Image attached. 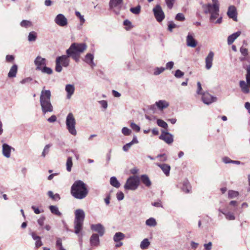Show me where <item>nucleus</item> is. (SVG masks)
I'll use <instances>...</instances> for the list:
<instances>
[{"label":"nucleus","mask_w":250,"mask_h":250,"mask_svg":"<svg viewBox=\"0 0 250 250\" xmlns=\"http://www.w3.org/2000/svg\"><path fill=\"white\" fill-rule=\"evenodd\" d=\"M184 75V73L181 71L180 70H177L174 74V76L177 78H180Z\"/></svg>","instance_id":"nucleus-49"},{"label":"nucleus","mask_w":250,"mask_h":250,"mask_svg":"<svg viewBox=\"0 0 250 250\" xmlns=\"http://www.w3.org/2000/svg\"><path fill=\"white\" fill-rule=\"evenodd\" d=\"M35 241V246L37 248H38L42 245V243L41 240V238L38 239L37 240H36Z\"/></svg>","instance_id":"nucleus-59"},{"label":"nucleus","mask_w":250,"mask_h":250,"mask_svg":"<svg viewBox=\"0 0 250 250\" xmlns=\"http://www.w3.org/2000/svg\"><path fill=\"white\" fill-rule=\"evenodd\" d=\"M204 12L206 14H210V21L214 22L219 16V5L208 3L203 6Z\"/></svg>","instance_id":"nucleus-5"},{"label":"nucleus","mask_w":250,"mask_h":250,"mask_svg":"<svg viewBox=\"0 0 250 250\" xmlns=\"http://www.w3.org/2000/svg\"><path fill=\"white\" fill-rule=\"evenodd\" d=\"M14 57L12 55H7L6 57V60L8 62H12L13 61Z\"/></svg>","instance_id":"nucleus-63"},{"label":"nucleus","mask_w":250,"mask_h":250,"mask_svg":"<svg viewBox=\"0 0 250 250\" xmlns=\"http://www.w3.org/2000/svg\"><path fill=\"white\" fill-rule=\"evenodd\" d=\"M173 66L174 62H168L166 63V67L165 68H166V69L171 70L173 67Z\"/></svg>","instance_id":"nucleus-53"},{"label":"nucleus","mask_w":250,"mask_h":250,"mask_svg":"<svg viewBox=\"0 0 250 250\" xmlns=\"http://www.w3.org/2000/svg\"><path fill=\"white\" fill-rule=\"evenodd\" d=\"M99 103L104 108L106 109L107 107V103L106 101L102 100L99 101Z\"/></svg>","instance_id":"nucleus-60"},{"label":"nucleus","mask_w":250,"mask_h":250,"mask_svg":"<svg viewBox=\"0 0 250 250\" xmlns=\"http://www.w3.org/2000/svg\"><path fill=\"white\" fill-rule=\"evenodd\" d=\"M140 178L137 176H130L126 180L124 188L126 190H135L139 187Z\"/></svg>","instance_id":"nucleus-9"},{"label":"nucleus","mask_w":250,"mask_h":250,"mask_svg":"<svg viewBox=\"0 0 250 250\" xmlns=\"http://www.w3.org/2000/svg\"><path fill=\"white\" fill-rule=\"evenodd\" d=\"M182 188L183 191H184L186 193H188L189 192V191L191 189V187L189 186L188 181H186L184 182L183 187Z\"/></svg>","instance_id":"nucleus-37"},{"label":"nucleus","mask_w":250,"mask_h":250,"mask_svg":"<svg viewBox=\"0 0 250 250\" xmlns=\"http://www.w3.org/2000/svg\"><path fill=\"white\" fill-rule=\"evenodd\" d=\"M12 149L14 150V149L8 145L6 144H3L2 149V154L7 158H10Z\"/></svg>","instance_id":"nucleus-19"},{"label":"nucleus","mask_w":250,"mask_h":250,"mask_svg":"<svg viewBox=\"0 0 250 250\" xmlns=\"http://www.w3.org/2000/svg\"><path fill=\"white\" fill-rule=\"evenodd\" d=\"M241 35L240 31H237L230 35L228 38V44L229 45L231 44L234 41Z\"/></svg>","instance_id":"nucleus-26"},{"label":"nucleus","mask_w":250,"mask_h":250,"mask_svg":"<svg viewBox=\"0 0 250 250\" xmlns=\"http://www.w3.org/2000/svg\"><path fill=\"white\" fill-rule=\"evenodd\" d=\"M149 245L150 242H149L148 239L145 238L141 242L140 248L142 250H145L148 247Z\"/></svg>","instance_id":"nucleus-33"},{"label":"nucleus","mask_w":250,"mask_h":250,"mask_svg":"<svg viewBox=\"0 0 250 250\" xmlns=\"http://www.w3.org/2000/svg\"><path fill=\"white\" fill-rule=\"evenodd\" d=\"M92 230L98 233V235L102 236L105 232V229L104 227L100 223L96 224H92L90 226Z\"/></svg>","instance_id":"nucleus-16"},{"label":"nucleus","mask_w":250,"mask_h":250,"mask_svg":"<svg viewBox=\"0 0 250 250\" xmlns=\"http://www.w3.org/2000/svg\"><path fill=\"white\" fill-rule=\"evenodd\" d=\"M153 11L155 17L158 21L161 22L164 19L165 14L159 4H157L153 8Z\"/></svg>","instance_id":"nucleus-11"},{"label":"nucleus","mask_w":250,"mask_h":250,"mask_svg":"<svg viewBox=\"0 0 250 250\" xmlns=\"http://www.w3.org/2000/svg\"><path fill=\"white\" fill-rule=\"evenodd\" d=\"M51 146V145L48 144L46 145L43 150V151L42 153V156L44 158L46 154H47L49 151V148Z\"/></svg>","instance_id":"nucleus-41"},{"label":"nucleus","mask_w":250,"mask_h":250,"mask_svg":"<svg viewBox=\"0 0 250 250\" xmlns=\"http://www.w3.org/2000/svg\"><path fill=\"white\" fill-rule=\"evenodd\" d=\"M20 25L21 27L27 28L32 25V22L27 20H23L21 21Z\"/></svg>","instance_id":"nucleus-40"},{"label":"nucleus","mask_w":250,"mask_h":250,"mask_svg":"<svg viewBox=\"0 0 250 250\" xmlns=\"http://www.w3.org/2000/svg\"><path fill=\"white\" fill-rule=\"evenodd\" d=\"M122 133L125 136L129 135L131 133V130L126 127H124L122 129Z\"/></svg>","instance_id":"nucleus-46"},{"label":"nucleus","mask_w":250,"mask_h":250,"mask_svg":"<svg viewBox=\"0 0 250 250\" xmlns=\"http://www.w3.org/2000/svg\"><path fill=\"white\" fill-rule=\"evenodd\" d=\"M157 124L158 126L163 127L165 129H167L168 127L167 123L161 119H158L157 120Z\"/></svg>","instance_id":"nucleus-39"},{"label":"nucleus","mask_w":250,"mask_h":250,"mask_svg":"<svg viewBox=\"0 0 250 250\" xmlns=\"http://www.w3.org/2000/svg\"><path fill=\"white\" fill-rule=\"evenodd\" d=\"M94 55L91 53H87L83 60V61L90 65L92 68L95 66V64L93 62Z\"/></svg>","instance_id":"nucleus-23"},{"label":"nucleus","mask_w":250,"mask_h":250,"mask_svg":"<svg viewBox=\"0 0 250 250\" xmlns=\"http://www.w3.org/2000/svg\"><path fill=\"white\" fill-rule=\"evenodd\" d=\"M175 20L178 21H184L185 20V16L183 13H179L176 16Z\"/></svg>","instance_id":"nucleus-47"},{"label":"nucleus","mask_w":250,"mask_h":250,"mask_svg":"<svg viewBox=\"0 0 250 250\" xmlns=\"http://www.w3.org/2000/svg\"><path fill=\"white\" fill-rule=\"evenodd\" d=\"M240 51L242 55H243L244 56H246L248 54V50L246 48L241 47L240 48Z\"/></svg>","instance_id":"nucleus-56"},{"label":"nucleus","mask_w":250,"mask_h":250,"mask_svg":"<svg viewBox=\"0 0 250 250\" xmlns=\"http://www.w3.org/2000/svg\"><path fill=\"white\" fill-rule=\"evenodd\" d=\"M239 195V193L237 191L230 190L228 192V197L229 198H233L236 197Z\"/></svg>","instance_id":"nucleus-42"},{"label":"nucleus","mask_w":250,"mask_h":250,"mask_svg":"<svg viewBox=\"0 0 250 250\" xmlns=\"http://www.w3.org/2000/svg\"><path fill=\"white\" fill-rule=\"evenodd\" d=\"M176 0H165L166 4L169 9L173 7L174 2Z\"/></svg>","instance_id":"nucleus-48"},{"label":"nucleus","mask_w":250,"mask_h":250,"mask_svg":"<svg viewBox=\"0 0 250 250\" xmlns=\"http://www.w3.org/2000/svg\"><path fill=\"white\" fill-rule=\"evenodd\" d=\"M132 145V143H131L130 142L125 144L123 147V150L124 151H127Z\"/></svg>","instance_id":"nucleus-52"},{"label":"nucleus","mask_w":250,"mask_h":250,"mask_svg":"<svg viewBox=\"0 0 250 250\" xmlns=\"http://www.w3.org/2000/svg\"><path fill=\"white\" fill-rule=\"evenodd\" d=\"M212 243L209 242L208 244H204V247L206 250H210L211 249Z\"/></svg>","instance_id":"nucleus-61"},{"label":"nucleus","mask_w":250,"mask_h":250,"mask_svg":"<svg viewBox=\"0 0 250 250\" xmlns=\"http://www.w3.org/2000/svg\"><path fill=\"white\" fill-rule=\"evenodd\" d=\"M146 224L149 227H154L157 225V222L155 219L153 217H151L146 220Z\"/></svg>","instance_id":"nucleus-31"},{"label":"nucleus","mask_w":250,"mask_h":250,"mask_svg":"<svg viewBox=\"0 0 250 250\" xmlns=\"http://www.w3.org/2000/svg\"><path fill=\"white\" fill-rule=\"evenodd\" d=\"M213 56L214 53L212 51H210L206 58V68L208 70L210 69L212 67Z\"/></svg>","instance_id":"nucleus-17"},{"label":"nucleus","mask_w":250,"mask_h":250,"mask_svg":"<svg viewBox=\"0 0 250 250\" xmlns=\"http://www.w3.org/2000/svg\"><path fill=\"white\" fill-rule=\"evenodd\" d=\"M18 66L16 64L13 65L10 68V71L8 74V76L9 78L15 77L17 73Z\"/></svg>","instance_id":"nucleus-28"},{"label":"nucleus","mask_w":250,"mask_h":250,"mask_svg":"<svg viewBox=\"0 0 250 250\" xmlns=\"http://www.w3.org/2000/svg\"><path fill=\"white\" fill-rule=\"evenodd\" d=\"M66 170L67 171L70 172L71 170V168L73 166L72 158L71 157H68L67 159L66 162Z\"/></svg>","instance_id":"nucleus-35"},{"label":"nucleus","mask_w":250,"mask_h":250,"mask_svg":"<svg viewBox=\"0 0 250 250\" xmlns=\"http://www.w3.org/2000/svg\"><path fill=\"white\" fill-rule=\"evenodd\" d=\"M155 105L157 106L159 109L163 110L169 106V103L165 100H159L155 103Z\"/></svg>","instance_id":"nucleus-24"},{"label":"nucleus","mask_w":250,"mask_h":250,"mask_svg":"<svg viewBox=\"0 0 250 250\" xmlns=\"http://www.w3.org/2000/svg\"><path fill=\"white\" fill-rule=\"evenodd\" d=\"M116 197L119 201H121L124 198V194L123 192H118L116 194Z\"/></svg>","instance_id":"nucleus-51"},{"label":"nucleus","mask_w":250,"mask_h":250,"mask_svg":"<svg viewBox=\"0 0 250 250\" xmlns=\"http://www.w3.org/2000/svg\"><path fill=\"white\" fill-rule=\"evenodd\" d=\"M99 235L97 234H93L90 238V243L92 247H97L100 244Z\"/></svg>","instance_id":"nucleus-22"},{"label":"nucleus","mask_w":250,"mask_h":250,"mask_svg":"<svg viewBox=\"0 0 250 250\" xmlns=\"http://www.w3.org/2000/svg\"><path fill=\"white\" fill-rule=\"evenodd\" d=\"M110 184L112 186L116 188H119L121 186L120 182L118 181L116 177L114 176L111 177L110 178Z\"/></svg>","instance_id":"nucleus-29"},{"label":"nucleus","mask_w":250,"mask_h":250,"mask_svg":"<svg viewBox=\"0 0 250 250\" xmlns=\"http://www.w3.org/2000/svg\"><path fill=\"white\" fill-rule=\"evenodd\" d=\"M34 64L36 66V70H39L46 65V60L40 56H38L34 60Z\"/></svg>","instance_id":"nucleus-15"},{"label":"nucleus","mask_w":250,"mask_h":250,"mask_svg":"<svg viewBox=\"0 0 250 250\" xmlns=\"http://www.w3.org/2000/svg\"><path fill=\"white\" fill-rule=\"evenodd\" d=\"M54 21L55 23L60 26L63 27L67 25V19L62 14H59L56 16Z\"/></svg>","instance_id":"nucleus-14"},{"label":"nucleus","mask_w":250,"mask_h":250,"mask_svg":"<svg viewBox=\"0 0 250 250\" xmlns=\"http://www.w3.org/2000/svg\"><path fill=\"white\" fill-rule=\"evenodd\" d=\"M110 9L116 15H119L123 7V0H110Z\"/></svg>","instance_id":"nucleus-10"},{"label":"nucleus","mask_w":250,"mask_h":250,"mask_svg":"<svg viewBox=\"0 0 250 250\" xmlns=\"http://www.w3.org/2000/svg\"><path fill=\"white\" fill-rule=\"evenodd\" d=\"M86 185L81 180L75 181L71 188V193L76 199H83L88 194Z\"/></svg>","instance_id":"nucleus-2"},{"label":"nucleus","mask_w":250,"mask_h":250,"mask_svg":"<svg viewBox=\"0 0 250 250\" xmlns=\"http://www.w3.org/2000/svg\"><path fill=\"white\" fill-rule=\"evenodd\" d=\"M202 100L204 104L208 105L216 102L217 98L212 96L208 92H204L202 94Z\"/></svg>","instance_id":"nucleus-13"},{"label":"nucleus","mask_w":250,"mask_h":250,"mask_svg":"<svg viewBox=\"0 0 250 250\" xmlns=\"http://www.w3.org/2000/svg\"><path fill=\"white\" fill-rule=\"evenodd\" d=\"M130 10L134 14H138L140 12L141 6L140 5H138L135 7H132L130 8Z\"/></svg>","instance_id":"nucleus-44"},{"label":"nucleus","mask_w":250,"mask_h":250,"mask_svg":"<svg viewBox=\"0 0 250 250\" xmlns=\"http://www.w3.org/2000/svg\"><path fill=\"white\" fill-rule=\"evenodd\" d=\"M51 96L50 90L45 89L44 87L41 91L40 98L41 109L43 114L51 112L53 110V107L51 103Z\"/></svg>","instance_id":"nucleus-1"},{"label":"nucleus","mask_w":250,"mask_h":250,"mask_svg":"<svg viewBox=\"0 0 250 250\" xmlns=\"http://www.w3.org/2000/svg\"><path fill=\"white\" fill-rule=\"evenodd\" d=\"M44 220H45V218L44 217H42L38 220V223L40 226H43V225L44 224Z\"/></svg>","instance_id":"nucleus-64"},{"label":"nucleus","mask_w":250,"mask_h":250,"mask_svg":"<svg viewBox=\"0 0 250 250\" xmlns=\"http://www.w3.org/2000/svg\"><path fill=\"white\" fill-rule=\"evenodd\" d=\"M219 211L221 212L222 214H224L226 216V218L229 220H233L235 219V216L233 213L228 212L227 213H225L221 209H219Z\"/></svg>","instance_id":"nucleus-36"},{"label":"nucleus","mask_w":250,"mask_h":250,"mask_svg":"<svg viewBox=\"0 0 250 250\" xmlns=\"http://www.w3.org/2000/svg\"><path fill=\"white\" fill-rule=\"evenodd\" d=\"M76 16L79 18L81 25H83L85 22V19L83 16L82 15L80 12H75Z\"/></svg>","instance_id":"nucleus-43"},{"label":"nucleus","mask_w":250,"mask_h":250,"mask_svg":"<svg viewBox=\"0 0 250 250\" xmlns=\"http://www.w3.org/2000/svg\"><path fill=\"white\" fill-rule=\"evenodd\" d=\"M227 15L229 18L232 19L234 21H237L236 9L234 6L231 5L229 7Z\"/></svg>","instance_id":"nucleus-18"},{"label":"nucleus","mask_w":250,"mask_h":250,"mask_svg":"<svg viewBox=\"0 0 250 250\" xmlns=\"http://www.w3.org/2000/svg\"><path fill=\"white\" fill-rule=\"evenodd\" d=\"M57 120V118L55 115H52L50 117H49L47 121L50 123L55 122Z\"/></svg>","instance_id":"nucleus-62"},{"label":"nucleus","mask_w":250,"mask_h":250,"mask_svg":"<svg viewBox=\"0 0 250 250\" xmlns=\"http://www.w3.org/2000/svg\"><path fill=\"white\" fill-rule=\"evenodd\" d=\"M165 70L166 68H165V67H157L154 70V74L155 75H158L163 72Z\"/></svg>","instance_id":"nucleus-45"},{"label":"nucleus","mask_w":250,"mask_h":250,"mask_svg":"<svg viewBox=\"0 0 250 250\" xmlns=\"http://www.w3.org/2000/svg\"><path fill=\"white\" fill-rule=\"evenodd\" d=\"M156 165L161 168L163 172L167 176L169 175V171L171 167L169 165L167 164L156 163Z\"/></svg>","instance_id":"nucleus-21"},{"label":"nucleus","mask_w":250,"mask_h":250,"mask_svg":"<svg viewBox=\"0 0 250 250\" xmlns=\"http://www.w3.org/2000/svg\"><path fill=\"white\" fill-rule=\"evenodd\" d=\"M223 162L225 164H232V160L228 157H225L222 159Z\"/></svg>","instance_id":"nucleus-58"},{"label":"nucleus","mask_w":250,"mask_h":250,"mask_svg":"<svg viewBox=\"0 0 250 250\" xmlns=\"http://www.w3.org/2000/svg\"><path fill=\"white\" fill-rule=\"evenodd\" d=\"M157 157L159 158L160 161L162 162H165L167 160V156L165 154H159Z\"/></svg>","instance_id":"nucleus-54"},{"label":"nucleus","mask_w":250,"mask_h":250,"mask_svg":"<svg viewBox=\"0 0 250 250\" xmlns=\"http://www.w3.org/2000/svg\"><path fill=\"white\" fill-rule=\"evenodd\" d=\"M69 57H71L67 54V55H62L56 58L55 61L56 71L61 72L62 69V66L66 67L69 65L70 62Z\"/></svg>","instance_id":"nucleus-6"},{"label":"nucleus","mask_w":250,"mask_h":250,"mask_svg":"<svg viewBox=\"0 0 250 250\" xmlns=\"http://www.w3.org/2000/svg\"><path fill=\"white\" fill-rule=\"evenodd\" d=\"M130 127L133 130L136 132H139L140 130V126L134 123H130Z\"/></svg>","instance_id":"nucleus-50"},{"label":"nucleus","mask_w":250,"mask_h":250,"mask_svg":"<svg viewBox=\"0 0 250 250\" xmlns=\"http://www.w3.org/2000/svg\"><path fill=\"white\" fill-rule=\"evenodd\" d=\"M65 90L67 92V98L70 99L74 93L75 87L73 84H67L65 86Z\"/></svg>","instance_id":"nucleus-25"},{"label":"nucleus","mask_w":250,"mask_h":250,"mask_svg":"<svg viewBox=\"0 0 250 250\" xmlns=\"http://www.w3.org/2000/svg\"><path fill=\"white\" fill-rule=\"evenodd\" d=\"M141 180L142 182L146 186L149 187L151 185V182L148 176L146 174L141 175Z\"/></svg>","instance_id":"nucleus-27"},{"label":"nucleus","mask_w":250,"mask_h":250,"mask_svg":"<svg viewBox=\"0 0 250 250\" xmlns=\"http://www.w3.org/2000/svg\"><path fill=\"white\" fill-rule=\"evenodd\" d=\"M37 38V34L35 31H31L29 33L28 40L30 42H35Z\"/></svg>","instance_id":"nucleus-32"},{"label":"nucleus","mask_w":250,"mask_h":250,"mask_svg":"<svg viewBox=\"0 0 250 250\" xmlns=\"http://www.w3.org/2000/svg\"><path fill=\"white\" fill-rule=\"evenodd\" d=\"M197 84V92H196L197 94H199V95H202L203 93L201 92V91L202 90L201 83H200V82H198Z\"/></svg>","instance_id":"nucleus-55"},{"label":"nucleus","mask_w":250,"mask_h":250,"mask_svg":"<svg viewBox=\"0 0 250 250\" xmlns=\"http://www.w3.org/2000/svg\"><path fill=\"white\" fill-rule=\"evenodd\" d=\"M159 139L164 141L168 145L172 144L173 142V135L165 130H162V133L159 136Z\"/></svg>","instance_id":"nucleus-12"},{"label":"nucleus","mask_w":250,"mask_h":250,"mask_svg":"<svg viewBox=\"0 0 250 250\" xmlns=\"http://www.w3.org/2000/svg\"><path fill=\"white\" fill-rule=\"evenodd\" d=\"M49 209L51 212L55 215L58 216H61L62 215V213L59 211L58 208L57 206H50Z\"/></svg>","instance_id":"nucleus-34"},{"label":"nucleus","mask_w":250,"mask_h":250,"mask_svg":"<svg viewBox=\"0 0 250 250\" xmlns=\"http://www.w3.org/2000/svg\"><path fill=\"white\" fill-rule=\"evenodd\" d=\"M176 26V24L173 22H170L168 25V29L169 31L171 32L172 29L175 28Z\"/></svg>","instance_id":"nucleus-57"},{"label":"nucleus","mask_w":250,"mask_h":250,"mask_svg":"<svg viewBox=\"0 0 250 250\" xmlns=\"http://www.w3.org/2000/svg\"><path fill=\"white\" fill-rule=\"evenodd\" d=\"M246 81L241 80L239 82V86L241 91L244 94H248L250 92V65L247 67Z\"/></svg>","instance_id":"nucleus-7"},{"label":"nucleus","mask_w":250,"mask_h":250,"mask_svg":"<svg viewBox=\"0 0 250 250\" xmlns=\"http://www.w3.org/2000/svg\"><path fill=\"white\" fill-rule=\"evenodd\" d=\"M39 70L41 71L42 73L47 74L48 75H50L53 73L52 69L50 67H46V65L42 67L41 69Z\"/></svg>","instance_id":"nucleus-38"},{"label":"nucleus","mask_w":250,"mask_h":250,"mask_svg":"<svg viewBox=\"0 0 250 250\" xmlns=\"http://www.w3.org/2000/svg\"><path fill=\"white\" fill-rule=\"evenodd\" d=\"M187 45L188 46L195 47L197 45V42L194 39L193 35L188 33L186 39Z\"/></svg>","instance_id":"nucleus-20"},{"label":"nucleus","mask_w":250,"mask_h":250,"mask_svg":"<svg viewBox=\"0 0 250 250\" xmlns=\"http://www.w3.org/2000/svg\"><path fill=\"white\" fill-rule=\"evenodd\" d=\"M87 47V46L85 43L74 42L66 50V53L76 62H78L81 54L86 50Z\"/></svg>","instance_id":"nucleus-3"},{"label":"nucleus","mask_w":250,"mask_h":250,"mask_svg":"<svg viewBox=\"0 0 250 250\" xmlns=\"http://www.w3.org/2000/svg\"><path fill=\"white\" fill-rule=\"evenodd\" d=\"M74 219V232L78 235L80 241H82L83 234L82 230L83 229V223L85 217V214L83 210L82 209H78L76 210L75 212Z\"/></svg>","instance_id":"nucleus-4"},{"label":"nucleus","mask_w":250,"mask_h":250,"mask_svg":"<svg viewBox=\"0 0 250 250\" xmlns=\"http://www.w3.org/2000/svg\"><path fill=\"white\" fill-rule=\"evenodd\" d=\"M125 235L124 233L118 232H116L114 237L113 240L115 242H117L124 239Z\"/></svg>","instance_id":"nucleus-30"},{"label":"nucleus","mask_w":250,"mask_h":250,"mask_svg":"<svg viewBox=\"0 0 250 250\" xmlns=\"http://www.w3.org/2000/svg\"><path fill=\"white\" fill-rule=\"evenodd\" d=\"M76 124V122L73 114L72 113H69L66 118V125L68 132L74 136L77 134L75 128Z\"/></svg>","instance_id":"nucleus-8"}]
</instances>
